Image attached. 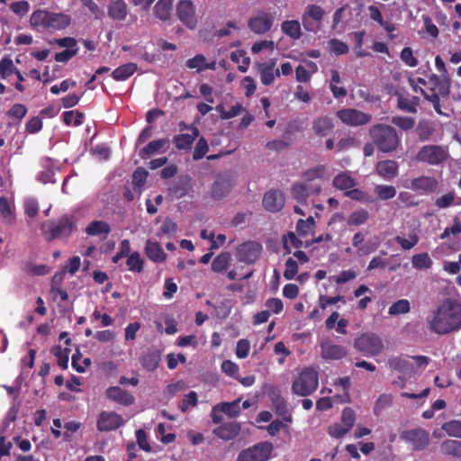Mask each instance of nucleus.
Wrapping results in <instances>:
<instances>
[{
	"label": "nucleus",
	"instance_id": "nucleus-1",
	"mask_svg": "<svg viewBox=\"0 0 461 461\" xmlns=\"http://www.w3.org/2000/svg\"><path fill=\"white\" fill-rule=\"evenodd\" d=\"M430 331L446 335L461 329V299L446 298L427 320Z\"/></svg>",
	"mask_w": 461,
	"mask_h": 461
},
{
	"label": "nucleus",
	"instance_id": "nucleus-2",
	"mask_svg": "<svg viewBox=\"0 0 461 461\" xmlns=\"http://www.w3.org/2000/svg\"><path fill=\"white\" fill-rule=\"evenodd\" d=\"M41 230L47 242L67 240L77 230V217L73 213H64L55 220L42 222Z\"/></svg>",
	"mask_w": 461,
	"mask_h": 461
},
{
	"label": "nucleus",
	"instance_id": "nucleus-3",
	"mask_svg": "<svg viewBox=\"0 0 461 461\" xmlns=\"http://www.w3.org/2000/svg\"><path fill=\"white\" fill-rule=\"evenodd\" d=\"M70 16L66 14L41 9L34 11L30 17L31 26L37 32L63 30L70 24Z\"/></svg>",
	"mask_w": 461,
	"mask_h": 461
},
{
	"label": "nucleus",
	"instance_id": "nucleus-4",
	"mask_svg": "<svg viewBox=\"0 0 461 461\" xmlns=\"http://www.w3.org/2000/svg\"><path fill=\"white\" fill-rule=\"evenodd\" d=\"M368 134L378 150L383 153L395 151L401 143L398 132L390 125L376 123L369 128Z\"/></svg>",
	"mask_w": 461,
	"mask_h": 461
},
{
	"label": "nucleus",
	"instance_id": "nucleus-5",
	"mask_svg": "<svg viewBox=\"0 0 461 461\" xmlns=\"http://www.w3.org/2000/svg\"><path fill=\"white\" fill-rule=\"evenodd\" d=\"M428 89L420 88V93L423 97L430 102L433 105L435 112L439 115L449 117L450 114L444 113L441 110L440 96L446 97L449 95L450 85L446 79H442L438 75H431L429 78Z\"/></svg>",
	"mask_w": 461,
	"mask_h": 461
},
{
	"label": "nucleus",
	"instance_id": "nucleus-6",
	"mask_svg": "<svg viewBox=\"0 0 461 461\" xmlns=\"http://www.w3.org/2000/svg\"><path fill=\"white\" fill-rule=\"evenodd\" d=\"M319 376L317 371L312 367L302 370L297 378L293 382L292 392L300 396H308L317 389Z\"/></svg>",
	"mask_w": 461,
	"mask_h": 461
},
{
	"label": "nucleus",
	"instance_id": "nucleus-7",
	"mask_svg": "<svg viewBox=\"0 0 461 461\" xmlns=\"http://www.w3.org/2000/svg\"><path fill=\"white\" fill-rule=\"evenodd\" d=\"M448 157L449 151L447 146L429 144L420 149L416 159L431 166H438L446 162Z\"/></svg>",
	"mask_w": 461,
	"mask_h": 461
},
{
	"label": "nucleus",
	"instance_id": "nucleus-8",
	"mask_svg": "<svg viewBox=\"0 0 461 461\" xmlns=\"http://www.w3.org/2000/svg\"><path fill=\"white\" fill-rule=\"evenodd\" d=\"M274 445L270 441H260L242 449L237 461H268L272 458Z\"/></svg>",
	"mask_w": 461,
	"mask_h": 461
},
{
	"label": "nucleus",
	"instance_id": "nucleus-9",
	"mask_svg": "<svg viewBox=\"0 0 461 461\" xmlns=\"http://www.w3.org/2000/svg\"><path fill=\"white\" fill-rule=\"evenodd\" d=\"M325 10L318 5H308L302 15V24L308 32L317 33L322 25Z\"/></svg>",
	"mask_w": 461,
	"mask_h": 461
},
{
	"label": "nucleus",
	"instance_id": "nucleus-10",
	"mask_svg": "<svg viewBox=\"0 0 461 461\" xmlns=\"http://www.w3.org/2000/svg\"><path fill=\"white\" fill-rule=\"evenodd\" d=\"M354 347L364 355L374 357L382 352L384 344L377 335L374 333H364L355 339Z\"/></svg>",
	"mask_w": 461,
	"mask_h": 461
},
{
	"label": "nucleus",
	"instance_id": "nucleus-11",
	"mask_svg": "<svg viewBox=\"0 0 461 461\" xmlns=\"http://www.w3.org/2000/svg\"><path fill=\"white\" fill-rule=\"evenodd\" d=\"M337 117L346 125L351 127L362 126L372 121V115L355 108H343L337 112Z\"/></svg>",
	"mask_w": 461,
	"mask_h": 461
},
{
	"label": "nucleus",
	"instance_id": "nucleus-12",
	"mask_svg": "<svg viewBox=\"0 0 461 461\" xmlns=\"http://www.w3.org/2000/svg\"><path fill=\"white\" fill-rule=\"evenodd\" d=\"M236 185V178L232 174L219 175L211 188V196L213 200H221L227 196Z\"/></svg>",
	"mask_w": 461,
	"mask_h": 461
},
{
	"label": "nucleus",
	"instance_id": "nucleus-13",
	"mask_svg": "<svg viewBox=\"0 0 461 461\" xmlns=\"http://www.w3.org/2000/svg\"><path fill=\"white\" fill-rule=\"evenodd\" d=\"M176 16L190 30L196 28L198 21L195 7L191 0H181L176 5Z\"/></svg>",
	"mask_w": 461,
	"mask_h": 461
},
{
	"label": "nucleus",
	"instance_id": "nucleus-14",
	"mask_svg": "<svg viewBox=\"0 0 461 461\" xmlns=\"http://www.w3.org/2000/svg\"><path fill=\"white\" fill-rule=\"evenodd\" d=\"M275 17L272 14L260 11L248 21L249 29L256 34H265L273 26Z\"/></svg>",
	"mask_w": 461,
	"mask_h": 461
},
{
	"label": "nucleus",
	"instance_id": "nucleus-15",
	"mask_svg": "<svg viewBox=\"0 0 461 461\" xmlns=\"http://www.w3.org/2000/svg\"><path fill=\"white\" fill-rule=\"evenodd\" d=\"M402 440L409 442L413 450H423L429 444V433L423 429L403 430L400 434Z\"/></svg>",
	"mask_w": 461,
	"mask_h": 461
},
{
	"label": "nucleus",
	"instance_id": "nucleus-16",
	"mask_svg": "<svg viewBox=\"0 0 461 461\" xmlns=\"http://www.w3.org/2000/svg\"><path fill=\"white\" fill-rule=\"evenodd\" d=\"M262 246L256 241H247L238 246L236 257L240 262L254 264L259 258Z\"/></svg>",
	"mask_w": 461,
	"mask_h": 461
},
{
	"label": "nucleus",
	"instance_id": "nucleus-17",
	"mask_svg": "<svg viewBox=\"0 0 461 461\" xmlns=\"http://www.w3.org/2000/svg\"><path fill=\"white\" fill-rule=\"evenodd\" d=\"M439 185L438 180L430 176H420L411 179L410 188L420 194H429L438 191Z\"/></svg>",
	"mask_w": 461,
	"mask_h": 461
},
{
	"label": "nucleus",
	"instance_id": "nucleus-18",
	"mask_svg": "<svg viewBox=\"0 0 461 461\" xmlns=\"http://www.w3.org/2000/svg\"><path fill=\"white\" fill-rule=\"evenodd\" d=\"M124 424L122 415L114 411H103L98 416L96 428L101 432L115 430Z\"/></svg>",
	"mask_w": 461,
	"mask_h": 461
},
{
	"label": "nucleus",
	"instance_id": "nucleus-19",
	"mask_svg": "<svg viewBox=\"0 0 461 461\" xmlns=\"http://www.w3.org/2000/svg\"><path fill=\"white\" fill-rule=\"evenodd\" d=\"M162 352L160 349L152 347L143 352L140 363L143 369L148 372L155 371L161 361Z\"/></svg>",
	"mask_w": 461,
	"mask_h": 461
},
{
	"label": "nucleus",
	"instance_id": "nucleus-20",
	"mask_svg": "<svg viewBox=\"0 0 461 461\" xmlns=\"http://www.w3.org/2000/svg\"><path fill=\"white\" fill-rule=\"evenodd\" d=\"M105 396L110 401L123 406H130L134 403V396L120 386H110L105 390Z\"/></svg>",
	"mask_w": 461,
	"mask_h": 461
},
{
	"label": "nucleus",
	"instance_id": "nucleus-21",
	"mask_svg": "<svg viewBox=\"0 0 461 461\" xmlns=\"http://www.w3.org/2000/svg\"><path fill=\"white\" fill-rule=\"evenodd\" d=\"M262 203L269 212H279L285 204L284 194L280 190H269L265 194Z\"/></svg>",
	"mask_w": 461,
	"mask_h": 461
},
{
	"label": "nucleus",
	"instance_id": "nucleus-22",
	"mask_svg": "<svg viewBox=\"0 0 461 461\" xmlns=\"http://www.w3.org/2000/svg\"><path fill=\"white\" fill-rule=\"evenodd\" d=\"M321 357L325 359L338 360L347 355V350L343 346L337 345L333 341L327 339L321 343Z\"/></svg>",
	"mask_w": 461,
	"mask_h": 461
},
{
	"label": "nucleus",
	"instance_id": "nucleus-23",
	"mask_svg": "<svg viewBox=\"0 0 461 461\" xmlns=\"http://www.w3.org/2000/svg\"><path fill=\"white\" fill-rule=\"evenodd\" d=\"M240 425L237 421H230L221 424L212 430V433L219 438L223 440H231L235 438L240 432Z\"/></svg>",
	"mask_w": 461,
	"mask_h": 461
},
{
	"label": "nucleus",
	"instance_id": "nucleus-24",
	"mask_svg": "<svg viewBox=\"0 0 461 461\" xmlns=\"http://www.w3.org/2000/svg\"><path fill=\"white\" fill-rule=\"evenodd\" d=\"M375 171L382 178L385 180H392L399 174V165L394 160H381L376 163Z\"/></svg>",
	"mask_w": 461,
	"mask_h": 461
},
{
	"label": "nucleus",
	"instance_id": "nucleus-25",
	"mask_svg": "<svg viewBox=\"0 0 461 461\" xmlns=\"http://www.w3.org/2000/svg\"><path fill=\"white\" fill-rule=\"evenodd\" d=\"M436 131V124L429 119H421L415 127V133L420 141L425 142L431 140Z\"/></svg>",
	"mask_w": 461,
	"mask_h": 461
},
{
	"label": "nucleus",
	"instance_id": "nucleus-26",
	"mask_svg": "<svg viewBox=\"0 0 461 461\" xmlns=\"http://www.w3.org/2000/svg\"><path fill=\"white\" fill-rule=\"evenodd\" d=\"M333 129V121L329 116H319L312 122L313 133L319 137L328 136Z\"/></svg>",
	"mask_w": 461,
	"mask_h": 461
},
{
	"label": "nucleus",
	"instance_id": "nucleus-27",
	"mask_svg": "<svg viewBox=\"0 0 461 461\" xmlns=\"http://www.w3.org/2000/svg\"><path fill=\"white\" fill-rule=\"evenodd\" d=\"M108 16L115 21H123L128 14L127 4L124 0H110L107 6Z\"/></svg>",
	"mask_w": 461,
	"mask_h": 461
},
{
	"label": "nucleus",
	"instance_id": "nucleus-28",
	"mask_svg": "<svg viewBox=\"0 0 461 461\" xmlns=\"http://www.w3.org/2000/svg\"><path fill=\"white\" fill-rule=\"evenodd\" d=\"M408 356H397L388 359V366L391 369H393L399 373L408 375L413 371V366L409 360Z\"/></svg>",
	"mask_w": 461,
	"mask_h": 461
},
{
	"label": "nucleus",
	"instance_id": "nucleus-29",
	"mask_svg": "<svg viewBox=\"0 0 461 461\" xmlns=\"http://www.w3.org/2000/svg\"><path fill=\"white\" fill-rule=\"evenodd\" d=\"M397 97V107L405 113H416L420 103L418 96H406L401 93L395 94Z\"/></svg>",
	"mask_w": 461,
	"mask_h": 461
},
{
	"label": "nucleus",
	"instance_id": "nucleus-30",
	"mask_svg": "<svg viewBox=\"0 0 461 461\" xmlns=\"http://www.w3.org/2000/svg\"><path fill=\"white\" fill-rule=\"evenodd\" d=\"M191 133L177 134L174 137L173 142L178 149H190L194 140L199 136V130L196 127H191Z\"/></svg>",
	"mask_w": 461,
	"mask_h": 461
},
{
	"label": "nucleus",
	"instance_id": "nucleus-31",
	"mask_svg": "<svg viewBox=\"0 0 461 461\" xmlns=\"http://www.w3.org/2000/svg\"><path fill=\"white\" fill-rule=\"evenodd\" d=\"M145 253L147 257L155 263L164 262L167 258V254L163 250L158 242L147 240L145 247Z\"/></svg>",
	"mask_w": 461,
	"mask_h": 461
},
{
	"label": "nucleus",
	"instance_id": "nucleus-32",
	"mask_svg": "<svg viewBox=\"0 0 461 461\" xmlns=\"http://www.w3.org/2000/svg\"><path fill=\"white\" fill-rule=\"evenodd\" d=\"M273 408L277 416L281 417L287 423L293 422V416L288 411L287 402L281 395H275L272 399Z\"/></svg>",
	"mask_w": 461,
	"mask_h": 461
},
{
	"label": "nucleus",
	"instance_id": "nucleus-33",
	"mask_svg": "<svg viewBox=\"0 0 461 461\" xmlns=\"http://www.w3.org/2000/svg\"><path fill=\"white\" fill-rule=\"evenodd\" d=\"M281 31L289 38L296 41L299 40L303 33L301 23L297 20H286L281 23Z\"/></svg>",
	"mask_w": 461,
	"mask_h": 461
},
{
	"label": "nucleus",
	"instance_id": "nucleus-34",
	"mask_svg": "<svg viewBox=\"0 0 461 461\" xmlns=\"http://www.w3.org/2000/svg\"><path fill=\"white\" fill-rule=\"evenodd\" d=\"M332 185L341 191L348 192V190L357 185V181L350 176L347 172H341L334 176Z\"/></svg>",
	"mask_w": 461,
	"mask_h": 461
},
{
	"label": "nucleus",
	"instance_id": "nucleus-35",
	"mask_svg": "<svg viewBox=\"0 0 461 461\" xmlns=\"http://www.w3.org/2000/svg\"><path fill=\"white\" fill-rule=\"evenodd\" d=\"M169 141L167 139H158L150 141L140 151V157L142 159L149 158V156L158 152L160 149L167 148Z\"/></svg>",
	"mask_w": 461,
	"mask_h": 461
},
{
	"label": "nucleus",
	"instance_id": "nucleus-36",
	"mask_svg": "<svg viewBox=\"0 0 461 461\" xmlns=\"http://www.w3.org/2000/svg\"><path fill=\"white\" fill-rule=\"evenodd\" d=\"M258 71L260 77V81L264 86H271L274 83L273 77V59L258 63Z\"/></svg>",
	"mask_w": 461,
	"mask_h": 461
},
{
	"label": "nucleus",
	"instance_id": "nucleus-37",
	"mask_svg": "<svg viewBox=\"0 0 461 461\" xmlns=\"http://www.w3.org/2000/svg\"><path fill=\"white\" fill-rule=\"evenodd\" d=\"M137 70V65L132 62H129L121 65L112 72V77L116 81H124L131 77Z\"/></svg>",
	"mask_w": 461,
	"mask_h": 461
},
{
	"label": "nucleus",
	"instance_id": "nucleus-38",
	"mask_svg": "<svg viewBox=\"0 0 461 461\" xmlns=\"http://www.w3.org/2000/svg\"><path fill=\"white\" fill-rule=\"evenodd\" d=\"M231 261V255L228 251H224L217 255L212 262V270L215 273L225 272Z\"/></svg>",
	"mask_w": 461,
	"mask_h": 461
},
{
	"label": "nucleus",
	"instance_id": "nucleus-39",
	"mask_svg": "<svg viewBox=\"0 0 461 461\" xmlns=\"http://www.w3.org/2000/svg\"><path fill=\"white\" fill-rule=\"evenodd\" d=\"M174 0H158L154 6V14L161 21H167L171 16Z\"/></svg>",
	"mask_w": 461,
	"mask_h": 461
},
{
	"label": "nucleus",
	"instance_id": "nucleus-40",
	"mask_svg": "<svg viewBox=\"0 0 461 461\" xmlns=\"http://www.w3.org/2000/svg\"><path fill=\"white\" fill-rule=\"evenodd\" d=\"M440 451L445 456L459 457L461 456V441L446 439L440 445Z\"/></svg>",
	"mask_w": 461,
	"mask_h": 461
},
{
	"label": "nucleus",
	"instance_id": "nucleus-41",
	"mask_svg": "<svg viewBox=\"0 0 461 461\" xmlns=\"http://www.w3.org/2000/svg\"><path fill=\"white\" fill-rule=\"evenodd\" d=\"M190 190L189 179H181L178 183L167 189L168 195L172 199H179L188 194Z\"/></svg>",
	"mask_w": 461,
	"mask_h": 461
},
{
	"label": "nucleus",
	"instance_id": "nucleus-42",
	"mask_svg": "<svg viewBox=\"0 0 461 461\" xmlns=\"http://www.w3.org/2000/svg\"><path fill=\"white\" fill-rule=\"evenodd\" d=\"M345 196L351 200L357 201L366 204L373 203L375 202V198L372 195H370L367 192L355 187H352L351 189L348 190V192L345 193Z\"/></svg>",
	"mask_w": 461,
	"mask_h": 461
},
{
	"label": "nucleus",
	"instance_id": "nucleus-43",
	"mask_svg": "<svg viewBox=\"0 0 461 461\" xmlns=\"http://www.w3.org/2000/svg\"><path fill=\"white\" fill-rule=\"evenodd\" d=\"M110 231V225L104 221H94L90 222L86 229V232L89 236L107 235Z\"/></svg>",
	"mask_w": 461,
	"mask_h": 461
},
{
	"label": "nucleus",
	"instance_id": "nucleus-44",
	"mask_svg": "<svg viewBox=\"0 0 461 461\" xmlns=\"http://www.w3.org/2000/svg\"><path fill=\"white\" fill-rule=\"evenodd\" d=\"M411 264L416 270H427L432 267L433 261L429 255L424 252L413 255Z\"/></svg>",
	"mask_w": 461,
	"mask_h": 461
},
{
	"label": "nucleus",
	"instance_id": "nucleus-45",
	"mask_svg": "<svg viewBox=\"0 0 461 461\" xmlns=\"http://www.w3.org/2000/svg\"><path fill=\"white\" fill-rule=\"evenodd\" d=\"M374 193L380 200H390L396 195V188L393 185H375L374 187Z\"/></svg>",
	"mask_w": 461,
	"mask_h": 461
},
{
	"label": "nucleus",
	"instance_id": "nucleus-46",
	"mask_svg": "<svg viewBox=\"0 0 461 461\" xmlns=\"http://www.w3.org/2000/svg\"><path fill=\"white\" fill-rule=\"evenodd\" d=\"M128 269L134 273H140L143 271L144 261L140 257V254L137 251L132 252L126 261Z\"/></svg>",
	"mask_w": 461,
	"mask_h": 461
},
{
	"label": "nucleus",
	"instance_id": "nucleus-47",
	"mask_svg": "<svg viewBox=\"0 0 461 461\" xmlns=\"http://www.w3.org/2000/svg\"><path fill=\"white\" fill-rule=\"evenodd\" d=\"M186 67L189 68H196L198 71L206 69V68H213L214 64H207L206 59L203 55L198 54L195 55L192 59H188L185 63Z\"/></svg>",
	"mask_w": 461,
	"mask_h": 461
},
{
	"label": "nucleus",
	"instance_id": "nucleus-48",
	"mask_svg": "<svg viewBox=\"0 0 461 461\" xmlns=\"http://www.w3.org/2000/svg\"><path fill=\"white\" fill-rule=\"evenodd\" d=\"M293 197L300 203H304L311 194L306 184L297 183L292 188Z\"/></svg>",
	"mask_w": 461,
	"mask_h": 461
},
{
	"label": "nucleus",
	"instance_id": "nucleus-49",
	"mask_svg": "<svg viewBox=\"0 0 461 461\" xmlns=\"http://www.w3.org/2000/svg\"><path fill=\"white\" fill-rule=\"evenodd\" d=\"M62 118L68 126H79L83 123L84 113L78 111H67L63 113Z\"/></svg>",
	"mask_w": 461,
	"mask_h": 461
},
{
	"label": "nucleus",
	"instance_id": "nucleus-50",
	"mask_svg": "<svg viewBox=\"0 0 461 461\" xmlns=\"http://www.w3.org/2000/svg\"><path fill=\"white\" fill-rule=\"evenodd\" d=\"M216 405L218 406V409H220V411L222 413H225L226 415H228L230 418L237 417L240 412L239 401H234L231 402H224L218 403Z\"/></svg>",
	"mask_w": 461,
	"mask_h": 461
},
{
	"label": "nucleus",
	"instance_id": "nucleus-51",
	"mask_svg": "<svg viewBox=\"0 0 461 461\" xmlns=\"http://www.w3.org/2000/svg\"><path fill=\"white\" fill-rule=\"evenodd\" d=\"M411 310L410 302L407 299H400L393 303L388 310V313L392 316L404 314Z\"/></svg>",
	"mask_w": 461,
	"mask_h": 461
},
{
	"label": "nucleus",
	"instance_id": "nucleus-52",
	"mask_svg": "<svg viewBox=\"0 0 461 461\" xmlns=\"http://www.w3.org/2000/svg\"><path fill=\"white\" fill-rule=\"evenodd\" d=\"M369 218V213L365 209L354 211L348 219V224L353 226L362 225L366 222Z\"/></svg>",
	"mask_w": 461,
	"mask_h": 461
},
{
	"label": "nucleus",
	"instance_id": "nucleus-53",
	"mask_svg": "<svg viewBox=\"0 0 461 461\" xmlns=\"http://www.w3.org/2000/svg\"><path fill=\"white\" fill-rule=\"evenodd\" d=\"M392 123L402 131H407L414 127L415 120L412 117L398 115L392 118Z\"/></svg>",
	"mask_w": 461,
	"mask_h": 461
},
{
	"label": "nucleus",
	"instance_id": "nucleus-54",
	"mask_svg": "<svg viewBox=\"0 0 461 461\" xmlns=\"http://www.w3.org/2000/svg\"><path fill=\"white\" fill-rule=\"evenodd\" d=\"M456 200V193L455 191H450L439 197H438L434 203L435 206L438 209H447L455 204Z\"/></svg>",
	"mask_w": 461,
	"mask_h": 461
},
{
	"label": "nucleus",
	"instance_id": "nucleus-55",
	"mask_svg": "<svg viewBox=\"0 0 461 461\" xmlns=\"http://www.w3.org/2000/svg\"><path fill=\"white\" fill-rule=\"evenodd\" d=\"M315 221L312 216L306 220L300 219L296 223V231L299 236L305 237L314 227Z\"/></svg>",
	"mask_w": 461,
	"mask_h": 461
},
{
	"label": "nucleus",
	"instance_id": "nucleus-56",
	"mask_svg": "<svg viewBox=\"0 0 461 461\" xmlns=\"http://www.w3.org/2000/svg\"><path fill=\"white\" fill-rule=\"evenodd\" d=\"M216 111L220 113L222 120H229L239 115L242 111V105L237 104L233 105L229 111H226L222 104L216 106Z\"/></svg>",
	"mask_w": 461,
	"mask_h": 461
},
{
	"label": "nucleus",
	"instance_id": "nucleus-57",
	"mask_svg": "<svg viewBox=\"0 0 461 461\" xmlns=\"http://www.w3.org/2000/svg\"><path fill=\"white\" fill-rule=\"evenodd\" d=\"M15 68L13 60L9 57H4L0 60V77L2 79L7 78L14 74Z\"/></svg>",
	"mask_w": 461,
	"mask_h": 461
},
{
	"label": "nucleus",
	"instance_id": "nucleus-58",
	"mask_svg": "<svg viewBox=\"0 0 461 461\" xmlns=\"http://www.w3.org/2000/svg\"><path fill=\"white\" fill-rule=\"evenodd\" d=\"M394 240L397 244H399L403 249L409 250L416 246L419 242V237L415 232H412L409 235L408 239H405L401 236H396Z\"/></svg>",
	"mask_w": 461,
	"mask_h": 461
},
{
	"label": "nucleus",
	"instance_id": "nucleus-59",
	"mask_svg": "<svg viewBox=\"0 0 461 461\" xmlns=\"http://www.w3.org/2000/svg\"><path fill=\"white\" fill-rule=\"evenodd\" d=\"M442 429L446 431L448 436L461 438V421L450 420L442 425Z\"/></svg>",
	"mask_w": 461,
	"mask_h": 461
},
{
	"label": "nucleus",
	"instance_id": "nucleus-60",
	"mask_svg": "<svg viewBox=\"0 0 461 461\" xmlns=\"http://www.w3.org/2000/svg\"><path fill=\"white\" fill-rule=\"evenodd\" d=\"M147 177V170L143 167H137L132 174V185L134 188L140 191L146 183Z\"/></svg>",
	"mask_w": 461,
	"mask_h": 461
},
{
	"label": "nucleus",
	"instance_id": "nucleus-61",
	"mask_svg": "<svg viewBox=\"0 0 461 461\" xmlns=\"http://www.w3.org/2000/svg\"><path fill=\"white\" fill-rule=\"evenodd\" d=\"M53 354L58 359V365L62 369H67L68 365L69 349L62 348L60 346L53 348Z\"/></svg>",
	"mask_w": 461,
	"mask_h": 461
},
{
	"label": "nucleus",
	"instance_id": "nucleus-62",
	"mask_svg": "<svg viewBox=\"0 0 461 461\" xmlns=\"http://www.w3.org/2000/svg\"><path fill=\"white\" fill-rule=\"evenodd\" d=\"M208 150H209V146H208L207 140L203 137H201L198 140V141L196 142V145L194 147V150L193 153V158L194 160H199V159L203 158L206 155Z\"/></svg>",
	"mask_w": 461,
	"mask_h": 461
},
{
	"label": "nucleus",
	"instance_id": "nucleus-63",
	"mask_svg": "<svg viewBox=\"0 0 461 461\" xmlns=\"http://www.w3.org/2000/svg\"><path fill=\"white\" fill-rule=\"evenodd\" d=\"M221 371L225 373L227 375L230 376L233 379H239L240 368L236 363L230 360H224L221 363Z\"/></svg>",
	"mask_w": 461,
	"mask_h": 461
},
{
	"label": "nucleus",
	"instance_id": "nucleus-64",
	"mask_svg": "<svg viewBox=\"0 0 461 461\" xmlns=\"http://www.w3.org/2000/svg\"><path fill=\"white\" fill-rule=\"evenodd\" d=\"M285 268L284 271V277L286 280H293L294 278V276H296V274L298 273L297 262L294 259H293L292 258H289L285 261Z\"/></svg>",
	"mask_w": 461,
	"mask_h": 461
}]
</instances>
